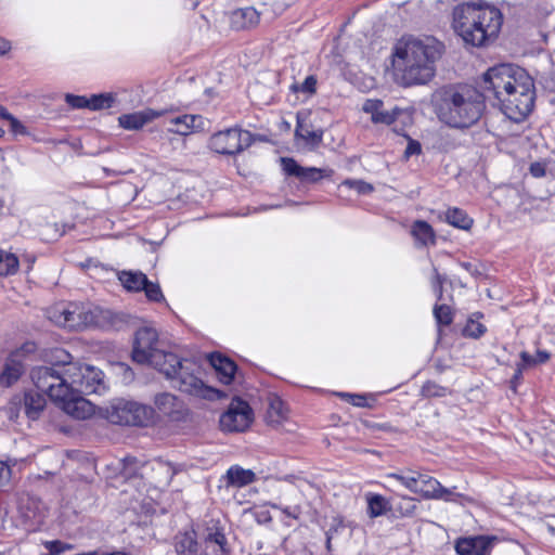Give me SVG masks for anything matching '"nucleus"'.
Wrapping results in <instances>:
<instances>
[{"label":"nucleus","mask_w":555,"mask_h":555,"mask_svg":"<svg viewBox=\"0 0 555 555\" xmlns=\"http://www.w3.org/2000/svg\"><path fill=\"white\" fill-rule=\"evenodd\" d=\"M343 528H344L343 520L338 519V518H334L326 531H332L333 538H334L338 533V531Z\"/></svg>","instance_id":"nucleus-54"},{"label":"nucleus","mask_w":555,"mask_h":555,"mask_svg":"<svg viewBox=\"0 0 555 555\" xmlns=\"http://www.w3.org/2000/svg\"><path fill=\"white\" fill-rule=\"evenodd\" d=\"M163 111H155L152 108H145L140 112L130 114H124L119 116V126L126 130H139L152 120L163 116Z\"/></svg>","instance_id":"nucleus-22"},{"label":"nucleus","mask_w":555,"mask_h":555,"mask_svg":"<svg viewBox=\"0 0 555 555\" xmlns=\"http://www.w3.org/2000/svg\"><path fill=\"white\" fill-rule=\"evenodd\" d=\"M230 21L236 30L249 29L258 25L260 13L253 7L241 8L232 12Z\"/></svg>","instance_id":"nucleus-24"},{"label":"nucleus","mask_w":555,"mask_h":555,"mask_svg":"<svg viewBox=\"0 0 555 555\" xmlns=\"http://www.w3.org/2000/svg\"><path fill=\"white\" fill-rule=\"evenodd\" d=\"M254 138L248 130L237 127L214 133L209 139V147L223 155H235L253 144Z\"/></svg>","instance_id":"nucleus-11"},{"label":"nucleus","mask_w":555,"mask_h":555,"mask_svg":"<svg viewBox=\"0 0 555 555\" xmlns=\"http://www.w3.org/2000/svg\"><path fill=\"white\" fill-rule=\"evenodd\" d=\"M253 422V411L247 402L241 399L231 401L228 410L220 416V426L224 431H244Z\"/></svg>","instance_id":"nucleus-13"},{"label":"nucleus","mask_w":555,"mask_h":555,"mask_svg":"<svg viewBox=\"0 0 555 555\" xmlns=\"http://www.w3.org/2000/svg\"><path fill=\"white\" fill-rule=\"evenodd\" d=\"M34 349V344L27 343L9 354L0 373L1 386L10 387L21 378L25 372L26 353L33 352Z\"/></svg>","instance_id":"nucleus-14"},{"label":"nucleus","mask_w":555,"mask_h":555,"mask_svg":"<svg viewBox=\"0 0 555 555\" xmlns=\"http://www.w3.org/2000/svg\"><path fill=\"white\" fill-rule=\"evenodd\" d=\"M44 395L46 393L41 390H39V392L29 391L25 393V413L29 418L37 420L40 413L43 411L47 403Z\"/></svg>","instance_id":"nucleus-26"},{"label":"nucleus","mask_w":555,"mask_h":555,"mask_svg":"<svg viewBox=\"0 0 555 555\" xmlns=\"http://www.w3.org/2000/svg\"><path fill=\"white\" fill-rule=\"evenodd\" d=\"M490 547L491 540L483 535L461 538L455 543L459 555H488Z\"/></svg>","instance_id":"nucleus-21"},{"label":"nucleus","mask_w":555,"mask_h":555,"mask_svg":"<svg viewBox=\"0 0 555 555\" xmlns=\"http://www.w3.org/2000/svg\"><path fill=\"white\" fill-rule=\"evenodd\" d=\"M421 153V144L417 141L410 140L408 146L404 151V156L409 158L412 155H417Z\"/></svg>","instance_id":"nucleus-51"},{"label":"nucleus","mask_w":555,"mask_h":555,"mask_svg":"<svg viewBox=\"0 0 555 555\" xmlns=\"http://www.w3.org/2000/svg\"><path fill=\"white\" fill-rule=\"evenodd\" d=\"M49 319L59 326L79 330L95 324L98 313L83 304H59L49 311Z\"/></svg>","instance_id":"nucleus-9"},{"label":"nucleus","mask_w":555,"mask_h":555,"mask_svg":"<svg viewBox=\"0 0 555 555\" xmlns=\"http://www.w3.org/2000/svg\"><path fill=\"white\" fill-rule=\"evenodd\" d=\"M198 555H230L227 538L217 522L212 521L204 530Z\"/></svg>","instance_id":"nucleus-16"},{"label":"nucleus","mask_w":555,"mask_h":555,"mask_svg":"<svg viewBox=\"0 0 555 555\" xmlns=\"http://www.w3.org/2000/svg\"><path fill=\"white\" fill-rule=\"evenodd\" d=\"M227 488H242L256 481V474L251 469H245L240 465H232L222 476Z\"/></svg>","instance_id":"nucleus-23"},{"label":"nucleus","mask_w":555,"mask_h":555,"mask_svg":"<svg viewBox=\"0 0 555 555\" xmlns=\"http://www.w3.org/2000/svg\"><path fill=\"white\" fill-rule=\"evenodd\" d=\"M209 362L216 370L221 383L229 385L233 380L236 365L232 360L220 353H211Z\"/></svg>","instance_id":"nucleus-25"},{"label":"nucleus","mask_w":555,"mask_h":555,"mask_svg":"<svg viewBox=\"0 0 555 555\" xmlns=\"http://www.w3.org/2000/svg\"><path fill=\"white\" fill-rule=\"evenodd\" d=\"M11 477V468L4 462L0 461V487H4Z\"/></svg>","instance_id":"nucleus-50"},{"label":"nucleus","mask_w":555,"mask_h":555,"mask_svg":"<svg viewBox=\"0 0 555 555\" xmlns=\"http://www.w3.org/2000/svg\"><path fill=\"white\" fill-rule=\"evenodd\" d=\"M503 15L494 7L461 3L453 10V28L465 43L482 47L494 40L502 27Z\"/></svg>","instance_id":"nucleus-5"},{"label":"nucleus","mask_w":555,"mask_h":555,"mask_svg":"<svg viewBox=\"0 0 555 555\" xmlns=\"http://www.w3.org/2000/svg\"><path fill=\"white\" fill-rule=\"evenodd\" d=\"M152 469L154 476L151 478L157 487H167L175 476L173 467L164 461H155L152 464H140L134 457H126L124 460V472L126 478L140 476L144 478L147 470Z\"/></svg>","instance_id":"nucleus-12"},{"label":"nucleus","mask_w":555,"mask_h":555,"mask_svg":"<svg viewBox=\"0 0 555 555\" xmlns=\"http://www.w3.org/2000/svg\"><path fill=\"white\" fill-rule=\"evenodd\" d=\"M339 396L356 406H366L367 404L366 398L362 395L340 393Z\"/></svg>","instance_id":"nucleus-48"},{"label":"nucleus","mask_w":555,"mask_h":555,"mask_svg":"<svg viewBox=\"0 0 555 555\" xmlns=\"http://www.w3.org/2000/svg\"><path fill=\"white\" fill-rule=\"evenodd\" d=\"M18 258L13 253L0 249V276L15 274L18 270Z\"/></svg>","instance_id":"nucleus-33"},{"label":"nucleus","mask_w":555,"mask_h":555,"mask_svg":"<svg viewBox=\"0 0 555 555\" xmlns=\"http://www.w3.org/2000/svg\"><path fill=\"white\" fill-rule=\"evenodd\" d=\"M433 278H431V288L438 300L442 299L443 296V283L446 281V276L441 275L436 268L433 269Z\"/></svg>","instance_id":"nucleus-41"},{"label":"nucleus","mask_w":555,"mask_h":555,"mask_svg":"<svg viewBox=\"0 0 555 555\" xmlns=\"http://www.w3.org/2000/svg\"><path fill=\"white\" fill-rule=\"evenodd\" d=\"M142 291L145 292L149 300L160 301L164 299L163 292L157 283L147 280L146 286Z\"/></svg>","instance_id":"nucleus-43"},{"label":"nucleus","mask_w":555,"mask_h":555,"mask_svg":"<svg viewBox=\"0 0 555 555\" xmlns=\"http://www.w3.org/2000/svg\"><path fill=\"white\" fill-rule=\"evenodd\" d=\"M295 135L299 139H302L311 149H317L322 143L323 130H312L298 119Z\"/></svg>","instance_id":"nucleus-29"},{"label":"nucleus","mask_w":555,"mask_h":555,"mask_svg":"<svg viewBox=\"0 0 555 555\" xmlns=\"http://www.w3.org/2000/svg\"><path fill=\"white\" fill-rule=\"evenodd\" d=\"M8 121L10 122L11 131L14 132L15 134H26L27 133L26 127L18 119H16L13 115L11 116V118H9Z\"/></svg>","instance_id":"nucleus-49"},{"label":"nucleus","mask_w":555,"mask_h":555,"mask_svg":"<svg viewBox=\"0 0 555 555\" xmlns=\"http://www.w3.org/2000/svg\"><path fill=\"white\" fill-rule=\"evenodd\" d=\"M550 530H551L552 532H554V531H555V528H553V527H550Z\"/></svg>","instance_id":"nucleus-63"},{"label":"nucleus","mask_w":555,"mask_h":555,"mask_svg":"<svg viewBox=\"0 0 555 555\" xmlns=\"http://www.w3.org/2000/svg\"><path fill=\"white\" fill-rule=\"evenodd\" d=\"M411 233L416 242L421 245H428L435 243V233L430 224L426 221L417 220L413 223Z\"/></svg>","instance_id":"nucleus-31"},{"label":"nucleus","mask_w":555,"mask_h":555,"mask_svg":"<svg viewBox=\"0 0 555 555\" xmlns=\"http://www.w3.org/2000/svg\"><path fill=\"white\" fill-rule=\"evenodd\" d=\"M482 88L495 101L501 112L513 121H522L533 108L534 81L519 66L499 64L489 68L483 75Z\"/></svg>","instance_id":"nucleus-1"},{"label":"nucleus","mask_w":555,"mask_h":555,"mask_svg":"<svg viewBox=\"0 0 555 555\" xmlns=\"http://www.w3.org/2000/svg\"><path fill=\"white\" fill-rule=\"evenodd\" d=\"M31 380L38 390L47 393V396L53 401L60 409H62L69 416L77 420H87L94 413L93 404L82 397L83 393L69 390L70 393L64 396L60 393V398L55 397L56 390L48 389L40 384L38 374L35 372L30 373Z\"/></svg>","instance_id":"nucleus-10"},{"label":"nucleus","mask_w":555,"mask_h":555,"mask_svg":"<svg viewBox=\"0 0 555 555\" xmlns=\"http://www.w3.org/2000/svg\"><path fill=\"white\" fill-rule=\"evenodd\" d=\"M461 266H462L464 269L468 270V271H469V270H470V268H472V264H470V263H468V262H463Z\"/></svg>","instance_id":"nucleus-60"},{"label":"nucleus","mask_w":555,"mask_h":555,"mask_svg":"<svg viewBox=\"0 0 555 555\" xmlns=\"http://www.w3.org/2000/svg\"><path fill=\"white\" fill-rule=\"evenodd\" d=\"M53 356L55 360L50 365L34 367L31 372L38 374L43 387L56 390V398H60V393H70L69 390L91 395L104 389L103 372L100 369L73 362L70 354L63 349H56Z\"/></svg>","instance_id":"nucleus-2"},{"label":"nucleus","mask_w":555,"mask_h":555,"mask_svg":"<svg viewBox=\"0 0 555 555\" xmlns=\"http://www.w3.org/2000/svg\"><path fill=\"white\" fill-rule=\"evenodd\" d=\"M362 111L371 115L373 124H382L386 126L393 124L402 112L401 108L397 106L390 111L384 109V102L379 99L365 100L362 105Z\"/></svg>","instance_id":"nucleus-20"},{"label":"nucleus","mask_w":555,"mask_h":555,"mask_svg":"<svg viewBox=\"0 0 555 555\" xmlns=\"http://www.w3.org/2000/svg\"><path fill=\"white\" fill-rule=\"evenodd\" d=\"M154 404L160 414L175 422L182 421L188 413L184 402L170 392L156 395Z\"/></svg>","instance_id":"nucleus-18"},{"label":"nucleus","mask_w":555,"mask_h":555,"mask_svg":"<svg viewBox=\"0 0 555 555\" xmlns=\"http://www.w3.org/2000/svg\"><path fill=\"white\" fill-rule=\"evenodd\" d=\"M10 49H11L10 41H8L3 38H0V55L5 54L8 51H10Z\"/></svg>","instance_id":"nucleus-56"},{"label":"nucleus","mask_w":555,"mask_h":555,"mask_svg":"<svg viewBox=\"0 0 555 555\" xmlns=\"http://www.w3.org/2000/svg\"><path fill=\"white\" fill-rule=\"evenodd\" d=\"M119 281L128 291L140 292L147 283V278L142 272L122 271Z\"/></svg>","instance_id":"nucleus-30"},{"label":"nucleus","mask_w":555,"mask_h":555,"mask_svg":"<svg viewBox=\"0 0 555 555\" xmlns=\"http://www.w3.org/2000/svg\"><path fill=\"white\" fill-rule=\"evenodd\" d=\"M12 114H10L5 107L0 105V118L9 120L11 118Z\"/></svg>","instance_id":"nucleus-59"},{"label":"nucleus","mask_w":555,"mask_h":555,"mask_svg":"<svg viewBox=\"0 0 555 555\" xmlns=\"http://www.w3.org/2000/svg\"><path fill=\"white\" fill-rule=\"evenodd\" d=\"M115 99L112 94H95L88 99L89 108L93 111L112 107Z\"/></svg>","instance_id":"nucleus-36"},{"label":"nucleus","mask_w":555,"mask_h":555,"mask_svg":"<svg viewBox=\"0 0 555 555\" xmlns=\"http://www.w3.org/2000/svg\"><path fill=\"white\" fill-rule=\"evenodd\" d=\"M486 99L490 95L470 86L447 87L434 94L433 106L442 124L454 129H467L481 118Z\"/></svg>","instance_id":"nucleus-3"},{"label":"nucleus","mask_w":555,"mask_h":555,"mask_svg":"<svg viewBox=\"0 0 555 555\" xmlns=\"http://www.w3.org/2000/svg\"><path fill=\"white\" fill-rule=\"evenodd\" d=\"M209 121L202 115L185 114L171 118L167 130L180 135H189L194 132L206 130Z\"/></svg>","instance_id":"nucleus-19"},{"label":"nucleus","mask_w":555,"mask_h":555,"mask_svg":"<svg viewBox=\"0 0 555 555\" xmlns=\"http://www.w3.org/2000/svg\"><path fill=\"white\" fill-rule=\"evenodd\" d=\"M366 503L370 518H377L391 509L389 501L380 494L367 493Z\"/></svg>","instance_id":"nucleus-28"},{"label":"nucleus","mask_w":555,"mask_h":555,"mask_svg":"<svg viewBox=\"0 0 555 555\" xmlns=\"http://www.w3.org/2000/svg\"><path fill=\"white\" fill-rule=\"evenodd\" d=\"M434 317L442 325H449L453 321L451 309L447 305H435Z\"/></svg>","instance_id":"nucleus-40"},{"label":"nucleus","mask_w":555,"mask_h":555,"mask_svg":"<svg viewBox=\"0 0 555 555\" xmlns=\"http://www.w3.org/2000/svg\"><path fill=\"white\" fill-rule=\"evenodd\" d=\"M282 402L280 400H275L271 403L270 409L271 411H275L279 416H282Z\"/></svg>","instance_id":"nucleus-57"},{"label":"nucleus","mask_w":555,"mask_h":555,"mask_svg":"<svg viewBox=\"0 0 555 555\" xmlns=\"http://www.w3.org/2000/svg\"><path fill=\"white\" fill-rule=\"evenodd\" d=\"M172 365L170 375H164L172 383V386L179 391L206 400H216L221 397V392L206 385L202 378L201 366L190 360L181 359L176 354L175 362H168L167 366Z\"/></svg>","instance_id":"nucleus-6"},{"label":"nucleus","mask_w":555,"mask_h":555,"mask_svg":"<svg viewBox=\"0 0 555 555\" xmlns=\"http://www.w3.org/2000/svg\"><path fill=\"white\" fill-rule=\"evenodd\" d=\"M526 366L520 362L517 364V367H516V371H515V374L511 380V384H512V387L515 389L516 385L518 384V382L520 380L521 376H522V370L525 369Z\"/></svg>","instance_id":"nucleus-53"},{"label":"nucleus","mask_w":555,"mask_h":555,"mask_svg":"<svg viewBox=\"0 0 555 555\" xmlns=\"http://www.w3.org/2000/svg\"><path fill=\"white\" fill-rule=\"evenodd\" d=\"M415 480L413 493L420 494L426 500L454 502L455 496L459 495L452 492V490L444 488L436 478L427 474L416 472Z\"/></svg>","instance_id":"nucleus-15"},{"label":"nucleus","mask_w":555,"mask_h":555,"mask_svg":"<svg viewBox=\"0 0 555 555\" xmlns=\"http://www.w3.org/2000/svg\"><path fill=\"white\" fill-rule=\"evenodd\" d=\"M416 509L415 499L402 495L396 505V511L403 517L412 516Z\"/></svg>","instance_id":"nucleus-38"},{"label":"nucleus","mask_w":555,"mask_h":555,"mask_svg":"<svg viewBox=\"0 0 555 555\" xmlns=\"http://www.w3.org/2000/svg\"><path fill=\"white\" fill-rule=\"evenodd\" d=\"M292 89L295 91V92H304V93H307V94H313L315 92V89H317V79L314 76H308L306 77V79L304 80L302 83L300 85H294L292 87Z\"/></svg>","instance_id":"nucleus-42"},{"label":"nucleus","mask_w":555,"mask_h":555,"mask_svg":"<svg viewBox=\"0 0 555 555\" xmlns=\"http://www.w3.org/2000/svg\"><path fill=\"white\" fill-rule=\"evenodd\" d=\"M65 101L74 108H89L88 98L86 96L66 94Z\"/></svg>","instance_id":"nucleus-46"},{"label":"nucleus","mask_w":555,"mask_h":555,"mask_svg":"<svg viewBox=\"0 0 555 555\" xmlns=\"http://www.w3.org/2000/svg\"><path fill=\"white\" fill-rule=\"evenodd\" d=\"M325 535H326V543H325L326 550H327V552H332L333 532L332 531H326Z\"/></svg>","instance_id":"nucleus-58"},{"label":"nucleus","mask_w":555,"mask_h":555,"mask_svg":"<svg viewBox=\"0 0 555 555\" xmlns=\"http://www.w3.org/2000/svg\"><path fill=\"white\" fill-rule=\"evenodd\" d=\"M107 418L114 424L147 426L154 422L155 410L146 404L124 398L113 400Z\"/></svg>","instance_id":"nucleus-8"},{"label":"nucleus","mask_w":555,"mask_h":555,"mask_svg":"<svg viewBox=\"0 0 555 555\" xmlns=\"http://www.w3.org/2000/svg\"><path fill=\"white\" fill-rule=\"evenodd\" d=\"M473 315H474V317H477V318H481V317H482V314H481V313H479V312L474 313Z\"/></svg>","instance_id":"nucleus-61"},{"label":"nucleus","mask_w":555,"mask_h":555,"mask_svg":"<svg viewBox=\"0 0 555 555\" xmlns=\"http://www.w3.org/2000/svg\"><path fill=\"white\" fill-rule=\"evenodd\" d=\"M415 475L416 472L413 470H406L405 473H390L386 476L387 480H397L402 486H404L408 490L413 492L414 486H415Z\"/></svg>","instance_id":"nucleus-34"},{"label":"nucleus","mask_w":555,"mask_h":555,"mask_svg":"<svg viewBox=\"0 0 555 555\" xmlns=\"http://www.w3.org/2000/svg\"><path fill=\"white\" fill-rule=\"evenodd\" d=\"M271 506L273 508H278L280 509L286 517H289V518H293V519H298L300 514H301V509L299 506H285V507H282L278 504H271Z\"/></svg>","instance_id":"nucleus-47"},{"label":"nucleus","mask_w":555,"mask_h":555,"mask_svg":"<svg viewBox=\"0 0 555 555\" xmlns=\"http://www.w3.org/2000/svg\"><path fill=\"white\" fill-rule=\"evenodd\" d=\"M281 165L287 176L296 177L302 183H318L324 178H331L333 175V170L330 168L302 167L289 157H282Z\"/></svg>","instance_id":"nucleus-17"},{"label":"nucleus","mask_w":555,"mask_h":555,"mask_svg":"<svg viewBox=\"0 0 555 555\" xmlns=\"http://www.w3.org/2000/svg\"><path fill=\"white\" fill-rule=\"evenodd\" d=\"M521 363L525 366H532L540 363H545L550 359V353L545 350L537 351L535 356H531L527 351L520 353Z\"/></svg>","instance_id":"nucleus-37"},{"label":"nucleus","mask_w":555,"mask_h":555,"mask_svg":"<svg viewBox=\"0 0 555 555\" xmlns=\"http://www.w3.org/2000/svg\"><path fill=\"white\" fill-rule=\"evenodd\" d=\"M340 188L354 190L360 195H367L374 191V186L363 180L346 179L341 182Z\"/></svg>","instance_id":"nucleus-35"},{"label":"nucleus","mask_w":555,"mask_h":555,"mask_svg":"<svg viewBox=\"0 0 555 555\" xmlns=\"http://www.w3.org/2000/svg\"><path fill=\"white\" fill-rule=\"evenodd\" d=\"M486 331H487V328L483 324H481L478 321H476L475 319L470 318L467 321V323L463 330V334L466 337L476 339V338L481 337L486 333Z\"/></svg>","instance_id":"nucleus-39"},{"label":"nucleus","mask_w":555,"mask_h":555,"mask_svg":"<svg viewBox=\"0 0 555 555\" xmlns=\"http://www.w3.org/2000/svg\"><path fill=\"white\" fill-rule=\"evenodd\" d=\"M529 170L534 178H541L545 175V165L542 163H533Z\"/></svg>","instance_id":"nucleus-52"},{"label":"nucleus","mask_w":555,"mask_h":555,"mask_svg":"<svg viewBox=\"0 0 555 555\" xmlns=\"http://www.w3.org/2000/svg\"><path fill=\"white\" fill-rule=\"evenodd\" d=\"M44 546L50 552V555H60V554L73 548V546L70 544H67V543L59 541V540L47 541L44 543Z\"/></svg>","instance_id":"nucleus-45"},{"label":"nucleus","mask_w":555,"mask_h":555,"mask_svg":"<svg viewBox=\"0 0 555 555\" xmlns=\"http://www.w3.org/2000/svg\"><path fill=\"white\" fill-rule=\"evenodd\" d=\"M132 360L139 364H149L163 375H170L172 365L168 362L176 361V354L166 351L158 339V333L150 326L140 327L134 335Z\"/></svg>","instance_id":"nucleus-7"},{"label":"nucleus","mask_w":555,"mask_h":555,"mask_svg":"<svg viewBox=\"0 0 555 555\" xmlns=\"http://www.w3.org/2000/svg\"><path fill=\"white\" fill-rule=\"evenodd\" d=\"M446 220L451 225L463 230H468L473 224V219H470L465 211L459 208L448 209L446 212Z\"/></svg>","instance_id":"nucleus-32"},{"label":"nucleus","mask_w":555,"mask_h":555,"mask_svg":"<svg viewBox=\"0 0 555 555\" xmlns=\"http://www.w3.org/2000/svg\"><path fill=\"white\" fill-rule=\"evenodd\" d=\"M443 44L436 38H406L395 49V64L402 73L405 86L424 85L435 75V63L443 52Z\"/></svg>","instance_id":"nucleus-4"},{"label":"nucleus","mask_w":555,"mask_h":555,"mask_svg":"<svg viewBox=\"0 0 555 555\" xmlns=\"http://www.w3.org/2000/svg\"><path fill=\"white\" fill-rule=\"evenodd\" d=\"M255 516H256L257 522H259V524H266V522L271 521V519H272L271 515L268 511L256 512Z\"/></svg>","instance_id":"nucleus-55"},{"label":"nucleus","mask_w":555,"mask_h":555,"mask_svg":"<svg viewBox=\"0 0 555 555\" xmlns=\"http://www.w3.org/2000/svg\"><path fill=\"white\" fill-rule=\"evenodd\" d=\"M4 134V130L0 128V138Z\"/></svg>","instance_id":"nucleus-62"},{"label":"nucleus","mask_w":555,"mask_h":555,"mask_svg":"<svg viewBox=\"0 0 555 555\" xmlns=\"http://www.w3.org/2000/svg\"><path fill=\"white\" fill-rule=\"evenodd\" d=\"M447 392L444 387L437 385L434 382H427L422 387V393L425 397H442Z\"/></svg>","instance_id":"nucleus-44"},{"label":"nucleus","mask_w":555,"mask_h":555,"mask_svg":"<svg viewBox=\"0 0 555 555\" xmlns=\"http://www.w3.org/2000/svg\"><path fill=\"white\" fill-rule=\"evenodd\" d=\"M175 547L178 555H198L199 545L194 532L179 533Z\"/></svg>","instance_id":"nucleus-27"}]
</instances>
